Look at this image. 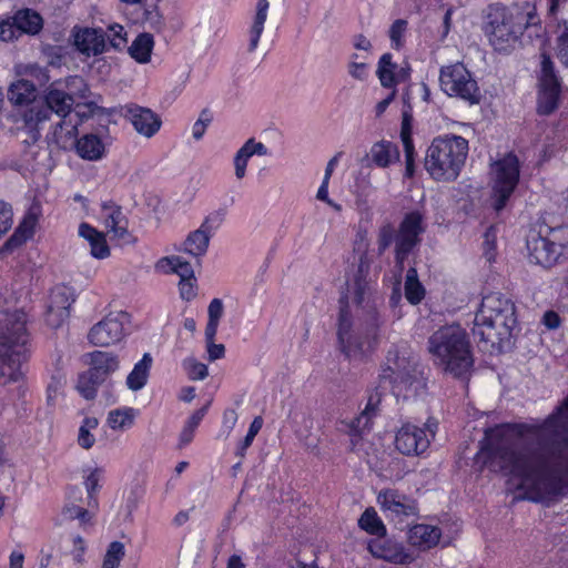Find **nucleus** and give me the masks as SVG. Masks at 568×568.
<instances>
[{
    "instance_id": "f257e3e1",
    "label": "nucleus",
    "mask_w": 568,
    "mask_h": 568,
    "mask_svg": "<svg viewBox=\"0 0 568 568\" xmlns=\"http://www.w3.org/2000/svg\"><path fill=\"white\" fill-rule=\"evenodd\" d=\"M369 266L361 260L346 293L339 298L337 346L348 359H362L373 351L378 338L377 300L368 281Z\"/></svg>"
},
{
    "instance_id": "f03ea898",
    "label": "nucleus",
    "mask_w": 568,
    "mask_h": 568,
    "mask_svg": "<svg viewBox=\"0 0 568 568\" xmlns=\"http://www.w3.org/2000/svg\"><path fill=\"white\" fill-rule=\"evenodd\" d=\"M536 23V8L529 2L510 7L494 3L486 9L483 30L496 51H508L524 31Z\"/></svg>"
},
{
    "instance_id": "7ed1b4c3",
    "label": "nucleus",
    "mask_w": 568,
    "mask_h": 568,
    "mask_svg": "<svg viewBox=\"0 0 568 568\" xmlns=\"http://www.w3.org/2000/svg\"><path fill=\"white\" fill-rule=\"evenodd\" d=\"M517 324L515 304L501 293L485 295L474 318L473 336L485 349L508 341Z\"/></svg>"
},
{
    "instance_id": "20e7f679",
    "label": "nucleus",
    "mask_w": 568,
    "mask_h": 568,
    "mask_svg": "<svg viewBox=\"0 0 568 568\" xmlns=\"http://www.w3.org/2000/svg\"><path fill=\"white\" fill-rule=\"evenodd\" d=\"M428 351L435 362L455 377L466 376L474 358L466 331L458 324L446 325L428 338Z\"/></svg>"
},
{
    "instance_id": "39448f33",
    "label": "nucleus",
    "mask_w": 568,
    "mask_h": 568,
    "mask_svg": "<svg viewBox=\"0 0 568 568\" xmlns=\"http://www.w3.org/2000/svg\"><path fill=\"white\" fill-rule=\"evenodd\" d=\"M27 317L22 311L8 314L0 327V384L17 382L28 358Z\"/></svg>"
},
{
    "instance_id": "423d86ee",
    "label": "nucleus",
    "mask_w": 568,
    "mask_h": 568,
    "mask_svg": "<svg viewBox=\"0 0 568 568\" xmlns=\"http://www.w3.org/2000/svg\"><path fill=\"white\" fill-rule=\"evenodd\" d=\"M468 154V141L459 135L435 138L425 155V169L436 181L458 178Z\"/></svg>"
},
{
    "instance_id": "0eeeda50",
    "label": "nucleus",
    "mask_w": 568,
    "mask_h": 568,
    "mask_svg": "<svg viewBox=\"0 0 568 568\" xmlns=\"http://www.w3.org/2000/svg\"><path fill=\"white\" fill-rule=\"evenodd\" d=\"M60 87L61 83L55 81L50 83L42 97L24 111L23 124L32 142L40 139L43 125L52 120V115L58 119L70 118L74 103Z\"/></svg>"
},
{
    "instance_id": "6e6552de",
    "label": "nucleus",
    "mask_w": 568,
    "mask_h": 568,
    "mask_svg": "<svg viewBox=\"0 0 568 568\" xmlns=\"http://www.w3.org/2000/svg\"><path fill=\"white\" fill-rule=\"evenodd\" d=\"M423 232V216L418 212L408 213L404 217L396 235L392 224H384L378 231V253L383 254L389 245L395 242V261L402 272L404 268V261L419 243V235Z\"/></svg>"
},
{
    "instance_id": "1a4fd4ad",
    "label": "nucleus",
    "mask_w": 568,
    "mask_h": 568,
    "mask_svg": "<svg viewBox=\"0 0 568 568\" xmlns=\"http://www.w3.org/2000/svg\"><path fill=\"white\" fill-rule=\"evenodd\" d=\"M439 84L449 97L459 98L470 104L478 103L480 100V91L476 80L460 62L442 67Z\"/></svg>"
},
{
    "instance_id": "9d476101",
    "label": "nucleus",
    "mask_w": 568,
    "mask_h": 568,
    "mask_svg": "<svg viewBox=\"0 0 568 568\" xmlns=\"http://www.w3.org/2000/svg\"><path fill=\"white\" fill-rule=\"evenodd\" d=\"M494 209L501 211L519 181V161L513 153L491 165Z\"/></svg>"
},
{
    "instance_id": "9b49d317",
    "label": "nucleus",
    "mask_w": 568,
    "mask_h": 568,
    "mask_svg": "<svg viewBox=\"0 0 568 568\" xmlns=\"http://www.w3.org/2000/svg\"><path fill=\"white\" fill-rule=\"evenodd\" d=\"M436 429L434 419H428L424 428L406 423L396 433L395 447L403 455L419 456L429 447Z\"/></svg>"
},
{
    "instance_id": "f8f14e48",
    "label": "nucleus",
    "mask_w": 568,
    "mask_h": 568,
    "mask_svg": "<svg viewBox=\"0 0 568 568\" xmlns=\"http://www.w3.org/2000/svg\"><path fill=\"white\" fill-rule=\"evenodd\" d=\"M540 64L541 70L539 77L537 112L540 115H549L558 108L560 82L555 73L554 63L548 54H541Z\"/></svg>"
},
{
    "instance_id": "ddd939ff",
    "label": "nucleus",
    "mask_w": 568,
    "mask_h": 568,
    "mask_svg": "<svg viewBox=\"0 0 568 568\" xmlns=\"http://www.w3.org/2000/svg\"><path fill=\"white\" fill-rule=\"evenodd\" d=\"M126 313H110L90 328L88 333L89 343L97 347H110L116 345L123 341L126 335Z\"/></svg>"
},
{
    "instance_id": "4468645a",
    "label": "nucleus",
    "mask_w": 568,
    "mask_h": 568,
    "mask_svg": "<svg viewBox=\"0 0 568 568\" xmlns=\"http://www.w3.org/2000/svg\"><path fill=\"white\" fill-rule=\"evenodd\" d=\"M388 366L384 371L382 378L389 379V383L394 384V387L407 388L410 386L418 376L417 364L415 361L406 356H399L398 353L392 354L387 357Z\"/></svg>"
},
{
    "instance_id": "2eb2a0df",
    "label": "nucleus",
    "mask_w": 568,
    "mask_h": 568,
    "mask_svg": "<svg viewBox=\"0 0 568 568\" xmlns=\"http://www.w3.org/2000/svg\"><path fill=\"white\" fill-rule=\"evenodd\" d=\"M388 366L384 371L382 378L389 379V383L394 384V387L407 388L410 386L418 376L417 364L415 361L406 356H399L398 353L392 354L387 357Z\"/></svg>"
},
{
    "instance_id": "dca6fc26",
    "label": "nucleus",
    "mask_w": 568,
    "mask_h": 568,
    "mask_svg": "<svg viewBox=\"0 0 568 568\" xmlns=\"http://www.w3.org/2000/svg\"><path fill=\"white\" fill-rule=\"evenodd\" d=\"M527 248L530 260L544 267L555 265L564 250L562 245L538 234H532L528 237Z\"/></svg>"
},
{
    "instance_id": "f3484780",
    "label": "nucleus",
    "mask_w": 568,
    "mask_h": 568,
    "mask_svg": "<svg viewBox=\"0 0 568 568\" xmlns=\"http://www.w3.org/2000/svg\"><path fill=\"white\" fill-rule=\"evenodd\" d=\"M122 114L130 120L134 129L146 138L153 136L161 126V120L148 108L138 104H126Z\"/></svg>"
},
{
    "instance_id": "a211bd4d",
    "label": "nucleus",
    "mask_w": 568,
    "mask_h": 568,
    "mask_svg": "<svg viewBox=\"0 0 568 568\" xmlns=\"http://www.w3.org/2000/svg\"><path fill=\"white\" fill-rule=\"evenodd\" d=\"M377 500L381 507L394 516H415L417 505L412 498L394 489H386L378 494Z\"/></svg>"
},
{
    "instance_id": "6ab92c4d",
    "label": "nucleus",
    "mask_w": 568,
    "mask_h": 568,
    "mask_svg": "<svg viewBox=\"0 0 568 568\" xmlns=\"http://www.w3.org/2000/svg\"><path fill=\"white\" fill-rule=\"evenodd\" d=\"M102 217L104 226L112 239L121 241L122 243H129L131 241V234L128 231V220L119 206L103 204Z\"/></svg>"
},
{
    "instance_id": "aec40b11",
    "label": "nucleus",
    "mask_w": 568,
    "mask_h": 568,
    "mask_svg": "<svg viewBox=\"0 0 568 568\" xmlns=\"http://www.w3.org/2000/svg\"><path fill=\"white\" fill-rule=\"evenodd\" d=\"M74 44L87 55H98L104 51V33L101 29L85 28L75 33Z\"/></svg>"
},
{
    "instance_id": "412c9836",
    "label": "nucleus",
    "mask_w": 568,
    "mask_h": 568,
    "mask_svg": "<svg viewBox=\"0 0 568 568\" xmlns=\"http://www.w3.org/2000/svg\"><path fill=\"white\" fill-rule=\"evenodd\" d=\"M440 529L430 525H415L408 531V542L422 550L436 546L440 539Z\"/></svg>"
},
{
    "instance_id": "4be33fe9",
    "label": "nucleus",
    "mask_w": 568,
    "mask_h": 568,
    "mask_svg": "<svg viewBox=\"0 0 568 568\" xmlns=\"http://www.w3.org/2000/svg\"><path fill=\"white\" fill-rule=\"evenodd\" d=\"M78 134V122L70 118L58 119L53 125L52 140L61 149L75 146Z\"/></svg>"
},
{
    "instance_id": "5701e85b",
    "label": "nucleus",
    "mask_w": 568,
    "mask_h": 568,
    "mask_svg": "<svg viewBox=\"0 0 568 568\" xmlns=\"http://www.w3.org/2000/svg\"><path fill=\"white\" fill-rule=\"evenodd\" d=\"M78 134V122L70 118L58 119L53 125L52 140L61 149L75 146Z\"/></svg>"
},
{
    "instance_id": "b1692460",
    "label": "nucleus",
    "mask_w": 568,
    "mask_h": 568,
    "mask_svg": "<svg viewBox=\"0 0 568 568\" xmlns=\"http://www.w3.org/2000/svg\"><path fill=\"white\" fill-rule=\"evenodd\" d=\"M268 8V0H257L255 13L248 30V52H254L257 49L267 19Z\"/></svg>"
},
{
    "instance_id": "393cba45",
    "label": "nucleus",
    "mask_w": 568,
    "mask_h": 568,
    "mask_svg": "<svg viewBox=\"0 0 568 568\" xmlns=\"http://www.w3.org/2000/svg\"><path fill=\"white\" fill-rule=\"evenodd\" d=\"M211 237L212 235L199 227L189 233L180 251L199 261L206 254Z\"/></svg>"
},
{
    "instance_id": "a878e982",
    "label": "nucleus",
    "mask_w": 568,
    "mask_h": 568,
    "mask_svg": "<svg viewBox=\"0 0 568 568\" xmlns=\"http://www.w3.org/2000/svg\"><path fill=\"white\" fill-rule=\"evenodd\" d=\"M79 235L89 242L93 257L102 260L110 255V248L102 232H99L88 223H81Z\"/></svg>"
},
{
    "instance_id": "bb28decb",
    "label": "nucleus",
    "mask_w": 568,
    "mask_h": 568,
    "mask_svg": "<svg viewBox=\"0 0 568 568\" xmlns=\"http://www.w3.org/2000/svg\"><path fill=\"white\" fill-rule=\"evenodd\" d=\"M90 368L104 379L119 368V358L113 353L94 351L88 354Z\"/></svg>"
},
{
    "instance_id": "cd10ccee",
    "label": "nucleus",
    "mask_w": 568,
    "mask_h": 568,
    "mask_svg": "<svg viewBox=\"0 0 568 568\" xmlns=\"http://www.w3.org/2000/svg\"><path fill=\"white\" fill-rule=\"evenodd\" d=\"M78 155L88 161H98L104 154V144L95 134H85L75 143Z\"/></svg>"
},
{
    "instance_id": "c85d7f7f",
    "label": "nucleus",
    "mask_w": 568,
    "mask_h": 568,
    "mask_svg": "<svg viewBox=\"0 0 568 568\" xmlns=\"http://www.w3.org/2000/svg\"><path fill=\"white\" fill-rule=\"evenodd\" d=\"M369 154L373 163L379 168H387L399 160L397 145L389 141L374 143Z\"/></svg>"
},
{
    "instance_id": "c756f323",
    "label": "nucleus",
    "mask_w": 568,
    "mask_h": 568,
    "mask_svg": "<svg viewBox=\"0 0 568 568\" xmlns=\"http://www.w3.org/2000/svg\"><path fill=\"white\" fill-rule=\"evenodd\" d=\"M153 358L150 353H144L126 377V386L133 392L142 389L149 378Z\"/></svg>"
},
{
    "instance_id": "7c9ffc66",
    "label": "nucleus",
    "mask_w": 568,
    "mask_h": 568,
    "mask_svg": "<svg viewBox=\"0 0 568 568\" xmlns=\"http://www.w3.org/2000/svg\"><path fill=\"white\" fill-rule=\"evenodd\" d=\"M19 34H37L43 26V20L39 13L31 9L19 10L12 17Z\"/></svg>"
},
{
    "instance_id": "2f4dec72",
    "label": "nucleus",
    "mask_w": 568,
    "mask_h": 568,
    "mask_svg": "<svg viewBox=\"0 0 568 568\" xmlns=\"http://www.w3.org/2000/svg\"><path fill=\"white\" fill-rule=\"evenodd\" d=\"M8 99L14 105H32L36 100V87L28 80H18L8 90Z\"/></svg>"
},
{
    "instance_id": "473e14b6",
    "label": "nucleus",
    "mask_w": 568,
    "mask_h": 568,
    "mask_svg": "<svg viewBox=\"0 0 568 568\" xmlns=\"http://www.w3.org/2000/svg\"><path fill=\"white\" fill-rule=\"evenodd\" d=\"M156 270L164 273H175L181 280H194L192 265L181 256H165L158 261Z\"/></svg>"
},
{
    "instance_id": "72a5a7b5",
    "label": "nucleus",
    "mask_w": 568,
    "mask_h": 568,
    "mask_svg": "<svg viewBox=\"0 0 568 568\" xmlns=\"http://www.w3.org/2000/svg\"><path fill=\"white\" fill-rule=\"evenodd\" d=\"M136 410L132 407L112 409L108 413L106 425L116 432H125L134 425Z\"/></svg>"
},
{
    "instance_id": "f704fd0d",
    "label": "nucleus",
    "mask_w": 568,
    "mask_h": 568,
    "mask_svg": "<svg viewBox=\"0 0 568 568\" xmlns=\"http://www.w3.org/2000/svg\"><path fill=\"white\" fill-rule=\"evenodd\" d=\"M104 382L105 379L101 375L89 368L79 375L77 389L85 399H93L97 396L99 386Z\"/></svg>"
},
{
    "instance_id": "c9c22d12",
    "label": "nucleus",
    "mask_w": 568,
    "mask_h": 568,
    "mask_svg": "<svg viewBox=\"0 0 568 568\" xmlns=\"http://www.w3.org/2000/svg\"><path fill=\"white\" fill-rule=\"evenodd\" d=\"M376 555L394 564L404 565L413 561L412 555L405 550L404 546L392 540H385Z\"/></svg>"
},
{
    "instance_id": "e433bc0d",
    "label": "nucleus",
    "mask_w": 568,
    "mask_h": 568,
    "mask_svg": "<svg viewBox=\"0 0 568 568\" xmlns=\"http://www.w3.org/2000/svg\"><path fill=\"white\" fill-rule=\"evenodd\" d=\"M154 39L151 33H140L129 48L131 57L139 63H146L151 59Z\"/></svg>"
},
{
    "instance_id": "4c0bfd02",
    "label": "nucleus",
    "mask_w": 568,
    "mask_h": 568,
    "mask_svg": "<svg viewBox=\"0 0 568 568\" xmlns=\"http://www.w3.org/2000/svg\"><path fill=\"white\" fill-rule=\"evenodd\" d=\"M55 82L61 83L60 88L69 94L73 103H75L77 99H87L89 95V88L82 77L71 75Z\"/></svg>"
},
{
    "instance_id": "58836bf2",
    "label": "nucleus",
    "mask_w": 568,
    "mask_h": 568,
    "mask_svg": "<svg viewBox=\"0 0 568 568\" xmlns=\"http://www.w3.org/2000/svg\"><path fill=\"white\" fill-rule=\"evenodd\" d=\"M425 295V290L420 284L417 271L414 267L408 268L405 280V296L410 304H418Z\"/></svg>"
},
{
    "instance_id": "ea45409f",
    "label": "nucleus",
    "mask_w": 568,
    "mask_h": 568,
    "mask_svg": "<svg viewBox=\"0 0 568 568\" xmlns=\"http://www.w3.org/2000/svg\"><path fill=\"white\" fill-rule=\"evenodd\" d=\"M36 225V219L31 215L27 216L19 227L14 231L11 237L6 242L4 247L8 251H11L22 243H24L29 237L33 234V229Z\"/></svg>"
},
{
    "instance_id": "a19ab883",
    "label": "nucleus",
    "mask_w": 568,
    "mask_h": 568,
    "mask_svg": "<svg viewBox=\"0 0 568 568\" xmlns=\"http://www.w3.org/2000/svg\"><path fill=\"white\" fill-rule=\"evenodd\" d=\"M396 68H397V65L392 62L390 53H384L381 57V59L378 61V67H377L376 73L381 81V84L384 88H393L394 85H396V83H397L396 74H395Z\"/></svg>"
},
{
    "instance_id": "79ce46f5",
    "label": "nucleus",
    "mask_w": 568,
    "mask_h": 568,
    "mask_svg": "<svg viewBox=\"0 0 568 568\" xmlns=\"http://www.w3.org/2000/svg\"><path fill=\"white\" fill-rule=\"evenodd\" d=\"M207 412V405L201 407L200 409L195 410L189 419L185 422L181 433H180V447H184L189 445L193 437L195 429L204 418L205 414Z\"/></svg>"
},
{
    "instance_id": "37998d69",
    "label": "nucleus",
    "mask_w": 568,
    "mask_h": 568,
    "mask_svg": "<svg viewBox=\"0 0 568 568\" xmlns=\"http://www.w3.org/2000/svg\"><path fill=\"white\" fill-rule=\"evenodd\" d=\"M99 426V419L97 417L90 416L85 417L78 433V445L83 449H91L95 444V437L93 435V430Z\"/></svg>"
},
{
    "instance_id": "c03bdc74",
    "label": "nucleus",
    "mask_w": 568,
    "mask_h": 568,
    "mask_svg": "<svg viewBox=\"0 0 568 568\" xmlns=\"http://www.w3.org/2000/svg\"><path fill=\"white\" fill-rule=\"evenodd\" d=\"M555 52L560 63L568 69V20L557 24Z\"/></svg>"
},
{
    "instance_id": "a18cd8bd",
    "label": "nucleus",
    "mask_w": 568,
    "mask_h": 568,
    "mask_svg": "<svg viewBox=\"0 0 568 568\" xmlns=\"http://www.w3.org/2000/svg\"><path fill=\"white\" fill-rule=\"evenodd\" d=\"M253 155H255V151L253 148V138H251L237 150L234 156L235 176L239 180L245 176L247 162Z\"/></svg>"
},
{
    "instance_id": "49530a36",
    "label": "nucleus",
    "mask_w": 568,
    "mask_h": 568,
    "mask_svg": "<svg viewBox=\"0 0 568 568\" xmlns=\"http://www.w3.org/2000/svg\"><path fill=\"white\" fill-rule=\"evenodd\" d=\"M74 302L72 294L67 287H57L51 292L50 304L48 307L62 312V315H65L67 312H70V306Z\"/></svg>"
},
{
    "instance_id": "de8ad7c7",
    "label": "nucleus",
    "mask_w": 568,
    "mask_h": 568,
    "mask_svg": "<svg viewBox=\"0 0 568 568\" xmlns=\"http://www.w3.org/2000/svg\"><path fill=\"white\" fill-rule=\"evenodd\" d=\"M378 403H379V398L374 399L373 396L369 397L365 409L361 413L359 416H357L352 422L351 427L354 430V433L359 434V433L364 432L365 429H369L372 417L376 413V406Z\"/></svg>"
},
{
    "instance_id": "09e8293b",
    "label": "nucleus",
    "mask_w": 568,
    "mask_h": 568,
    "mask_svg": "<svg viewBox=\"0 0 568 568\" xmlns=\"http://www.w3.org/2000/svg\"><path fill=\"white\" fill-rule=\"evenodd\" d=\"M358 525L365 531L372 535H383L385 532V526L377 516L374 508H367L361 516Z\"/></svg>"
},
{
    "instance_id": "8fccbe9b",
    "label": "nucleus",
    "mask_w": 568,
    "mask_h": 568,
    "mask_svg": "<svg viewBox=\"0 0 568 568\" xmlns=\"http://www.w3.org/2000/svg\"><path fill=\"white\" fill-rule=\"evenodd\" d=\"M125 557V547L121 541H112L105 551L101 568H119Z\"/></svg>"
},
{
    "instance_id": "3c124183",
    "label": "nucleus",
    "mask_w": 568,
    "mask_h": 568,
    "mask_svg": "<svg viewBox=\"0 0 568 568\" xmlns=\"http://www.w3.org/2000/svg\"><path fill=\"white\" fill-rule=\"evenodd\" d=\"M141 21L145 27L155 32H161L165 26L164 18L156 6L144 8Z\"/></svg>"
},
{
    "instance_id": "603ef678",
    "label": "nucleus",
    "mask_w": 568,
    "mask_h": 568,
    "mask_svg": "<svg viewBox=\"0 0 568 568\" xmlns=\"http://www.w3.org/2000/svg\"><path fill=\"white\" fill-rule=\"evenodd\" d=\"M402 141H403V145H404L405 162H406L405 175L407 178H412L415 172V165H414L415 150H414V144H413L412 138H410L409 133H407L405 131L404 128L402 131Z\"/></svg>"
},
{
    "instance_id": "864d4df0",
    "label": "nucleus",
    "mask_w": 568,
    "mask_h": 568,
    "mask_svg": "<svg viewBox=\"0 0 568 568\" xmlns=\"http://www.w3.org/2000/svg\"><path fill=\"white\" fill-rule=\"evenodd\" d=\"M184 371L186 372L189 378L193 381H202L207 374V366L203 363L197 362L194 358H185L182 363Z\"/></svg>"
},
{
    "instance_id": "5fc2aeb1",
    "label": "nucleus",
    "mask_w": 568,
    "mask_h": 568,
    "mask_svg": "<svg viewBox=\"0 0 568 568\" xmlns=\"http://www.w3.org/2000/svg\"><path fill=\"white\" fill-rule=\"evenodd\" d=\"M61 516L62 520L79 519L83 525L91 519V515L87 509L74 504H67L62 509Z\"/></svg>"
},
{
    "instance_id": "6e6d98bb",
    "label": "nucleus",
    "mask_w": 568,
    "mask_h": 568,
    "mask_svg": "<svg viewBox=\"0 0 568 568\" xmlns=\"http://www.w3.org/2000/svg\"><path fill=\"white\" fill-rule=\"evenodd\" d=\"M263 426V419L262 417L257 416L253 419V422L250 425L248 432L244 439L239 445L236 454L241 457L245 455L246 449L252 445L255 436L261 430Z\"/></svg>"
},
{
    "instance_id": "4d7b16f0",
    "label": "nucleus",
    "mask_w": 568,
    "mask_h": 568,
    "mask_svg": "<svg viewBox=\"0 0 568 568\" xmlns=\"http://www.w3.org/2000/svg\"><path fill=\"white\" fill-rule=\"evenodd\" d=\"M225 219V211L220 209L211 212L205 216L200 227L213 236L214 232L220 229Z\"/></svg>"
},
{
    "instance_id": "13d9d810",
    "label": "nucleus",
    "mask_w": 568,
    "mask_h": 568,
    "mask_svg": "<svg viewBox=\"0 0 568 568\" xmlns=\"http://www.w3.org/2000/svg\"><path fill=\"white\" fill-rule=\"evenodd\" d=\"M105 36L110 44L115 49L124 48L128 43L126 32L120 24L110 26Z\"/></svg>"
},
{
    "instance_id": "bf43d9fd",
    "label": "nucleus",
    "mask_w": 568,
    "mask_h": 568,
    "mask_svg": "<svg viewBox=\"0 0 568 568\" xmlns=\"http://www.w3.org/2000/svg\"><path fill=\"white\" fill-rule=\"evenodd\" d=\"M496 239L497 232L495 226H490L485 235L483 242V250L485 258L490 263L495 261L496 257Z\"/></svg>"
},
{
    "instance_id": "052dcab7",
    "label": "nucleus",
    "mask_w": 568,
    "mask_h": 568,
    "mask_svg": "<svg viewBox=\"0 0 568 568\" xmlns=\"http://www.w3.org/2000/svg\"><path fill=\"white\" fill-rule=\"evenodd\" d=\"M407 29V21L404 19H397L393 22L389 29V38L395 49H399L403 44V37Z\"/></svg>"
},
{
    "instance_id": "680f3d73",
    "label": "nucleus",
    "mask_w": 568,
    "mask_h": 568,
    "mask_svg": "<svg viewBox=\"0 0 568 568\" xmlns=\"http://www.w3.org/2000/svg\"><path fill=\"white\" fill-rule=\"evenodd\" d=\"M211 122H212V115H211L210 111L207 109L202 110L199 119L196 120V122L193 124V128H192V135L196 141H199L203 138V135L206 131V128L209 126V124Z\"/></svg>"
},
{
    "instance_id": "e2e57ef3",
    "label": "nucleus",
    "mask_w": 568,
    "mask_h": 568,
    "mask_svg": "<svg viewBox=\"0 0 568 568\" xmlns=\"http://www.w3.org/2000/svg\"><path fill=\"white\" fill-rule=\"evenodd\" d=\"M12 217L11 205L0 200V237L11 229Z\"/></svg>"
},
{
    "instance_id": "0e129e2a",
    "label": "nucleus",
    "mask_w": 568,
    "mask_h": 568,
    "mask_svg": "<svg viewBox=\"0 0 568 568\" xmlns=\"http://www.w3.org/2000/svg\"><path fill=\"white\" fill-rule=\"evenodd\" d=\"M19 37L20 34L12 18L0 22V39L2 41H12Z\"/></svg>"
},
{
    "instance_id": "69168bd1",
    "label": "nucleus",
    "mask_w": 568,
    "mask_h": 568,
    "mask_svg": "<svg viewBox=\"0 0 568 568\" xmlns=\"http://www.w3.org/2000/svg\"><path fill=\"white\" fill-rule=\"evenodd\" d=\"M328 184L329 180L323 179L321 186L317 190L316 199L318 201L325 202L327 205H329L332 209H334L336 212L342 211V206L329 199L328 196Z\"/></svg>"
},
{
    "instance_id": "338daca9",
    "label": "nucleus",
    "mask_w": 568,
    "mask_h": 568,
    "mask_svg": "<svg viewBox=\"0 0 568 568\" xmlns=\"http://www.w3.org/2000/svg\"><path fill=\"white\" fill-rule=\"evenodd\" d=\"M70 312H67L65 315H62V312L54 311L50 307H48L47 314H45V322L49 326L53 328L60 327L68 318H69Z\"/></svg>"
},
{
    "instance_id": "774afa93",
    "label": "nucleus",
    "mask_w": 568,
    "mask_h": 568,
    "mask_svg": "<svg viewBox=\"0 0 568 568\" xmlns=\"http://www.w3.org/2000/svg\"><path fill=\"white\" fill-rule=\"evenodd\" d=\"M348 73L356 80L364 81L367 79V64L364 62L352 61L348 64Z\"/></svg>"
}]
</instances>
